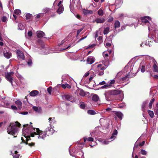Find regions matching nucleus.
<instances>
[{"mask_svg":"<svg viewBox=\"0 0 158 158\" xmlns=\"http://www.w3.org/2000/svg\"><path fill=\"white\" fill-rule=\"evenodd\" d=\"M23 135L26 138L27 141H28L30 138L29 135L32 137L35 135L37 136L38 139H44L46 137L47 133L49 132L48 135H52L54 132V129L52 126L50 124V126L46 129L45 131H43L40 130L39 129L34 128L28 124L23 125Z\"/></svg>","mask_w":158,"mask_h":158,"instance_id":"nucleus-1","label":"nucleus"},{"mask_svg":"<svg viewBox=\"0 0 158 158\" xmlns=\"http://www.w3.org/2000/svg\"><path fill=\"white\" fill-rule=\"evenodd\" d=\"M20 125V123L17 122L11 123L7 128L8 133L12 135L15 136L14 137H16V136L15 135L18 133L19 127Z\"/></svg>","mask_w":158,"mask_h":158,"instance_id":"nucleus-2","label":"nucleus"},{"mask_svg":"<svg viewBox=\"0 0 158 158\" xmlns=\"http://www.w3.org/2000/svg\"><path fill=\"white\" fill-rule=\"evenodd\" d=\"M103 56L105 59L104 60L102 61V62L104 66L107 67L109 65V56L107 53H106L105 52H103Z\"/></svg>","mask_w":158,"mask_h":158,"instance_id":"nucleus-3","label":"nucleus"},{"mask_svg":"<svg viewBox=\"0 0 158 158\" xmlns=\"http://www.w3.org/2000/svg\"><path fill=\"white\" fill-rule=\"evenodd\" d=\"M14 73V72H13L5 73L6 78L8 81L10 82L12 85V81Z\"/></svg>","mask_w":158,"mask_h":158,"instance_id":"nucleus-4","label":"nucleus"},{"mask_svg":"<svg viewBox=\"0 0 158 158\" xmlns=\"http://www.w3.org/2000/svg\"><path fill=\"white\" fill-rule=\"evenodd\" d=\"M3 54L4 56L7 58H9L11 56V53L10 52L7 47H4L3 50Z\"/></svg>","mask_w":158,"mask_h":158,"instance_id":"nucleus-5","label":"nucleus"},{"mask_svg":"<svg viewBox=\"0 0 158 158\" xmlns=\"http://www.w3.org/2000/svg\"><path fill=\"white\" fill-rule=\"evenodd\" d=\"M63 98L64 100H67L69 101L72 102H74L75 100L70 94H65L63 96Z\"/></svg>","mask_w":158,"mask_h":158,"instance_id":"nucleus-6","label":"nucleus"},{"mask_svg":"<svg viewBox=\"0 0 158 158\" xmlns=\"http://www.w3.org/2000/svg\"><path fill=\"white\" fill-rule=\"evenodd\" d=\"M62 3V1H60L57 5L58 6H59V8L57 10V12L59 14L61 13L64 10L63 6L61 5Z\"/></svg>","mask_w":158,"mask_h":158,"instance_id":"nucleus-7","label":"nucleus"},{"mask_svg":"<svg viewBox=\"0 0 158 158\" xmlns=\"http://www.w3.org/2000/svg\"><path fill=\"white\" fill-rule=\"evenodd\" d=\"M17 53L19 58L22 60H23L24 59V55L23 52L19 50H18L17 51Z\"/></svg>","mask_w":158,"mask_h":158,"instance_id":"nucleus-8","label":"nucleus"},{"mask_svg":"<svg viewBox=\"0 0 158 158\" xmlns=\"http://www.w3.org/2000/svg\"><path fill=\"white\" fill-rule=\"evenodd\" d=\"M95 60L94 58L92 56H90L88 57L87 60V63L91 64L93 63Z\"/></svg>","mask_w":158,"mask_h":158,"instance_id":"nucleus-9","label":"nucleus"},{"mask_svg":"<svg viewBox=\"0 0 158 158\" xmlns=\"http://www.w3.org/2000/svg\"><path fill=\"white\" fill-rule=\"evenodd\" d=\"M110 90L106 91L105 93V96L106 99L107 101L110 100V98L111 94Z\"/></svg>","mask_w":158,"mask_h":158,"instance_id":"nucleus-10","label":"nucleus"},{"mask_svg":"<svg viewBox=\"0 0 158 158\" xmlns=\"http://www.w3.org/2000/svg\"><path fill=\"white\" fill-rule=\"evenodd\" d=\"M37 36L38 37L41 38L43 37L45 35V34L42 31H37L36 32Z\"/></svg>","mask_w":158,"mask_h":158,"instance_id":"nucleus-11","label":"nucleus"},{"mask_svg":"<svg viewBox=\"0 0 158 158\" xmlns=\"http://www.w3.org/2000/svg\"><path fill=\"white\" fill-rule=\"evenodd\" d=\"M147 19L149 20H151V19L150 17L148 16L144 17L143 18H142L141 19V20L142 23H148V21Z\"/></svg>","mask_w":158,"mask_h":158,"instance_id":"nucleus-12","label":"nucleus"},{"mask_svg":"<svg viewBox=\"0 0 158 158\" xmlns=\"http://www.w3.org/2000/svg\"><path fill=\"white\" fill-rule=\"evenodd\" d=\"M105 21V19L103 18H97L95 20L94 22L97 23H103Z\"/></svg>","mask_w":158,"mask_h":158,"instance_id":"nucleus-13","label":"nucleus"},{"mask_svg":"<svg viewBox=\"0 0 158 158\" xmlns=\"http://www.w3.org/2000/svg\"><path fill=\"white\" fill-rule=\"evenodd\" d=\"M111 94L112 95H117L120 94L121 93L120 90H110Z\"/></svg>","mask_w":158,"mask_h":158,"instance_id":"nucleus-14","label":"nucleus"},{"mask_svg":"<svg viewBox=\"0 0 158 158\" xmlns=\"http://www.w3.org/2000/svg\"><path fill=\"white\" fill-rule=\"evenodd\" d=\"M154 65L153 68L154 69V71L155 72H158V66L157 65V63L156 62L155 60H153Z\"/></svg>","mask_w":158,"mask_h":158,"instance_id":"nucleus-15","label":"nucleus"},{"mask_svg":"<svg viewBox=\"0 0 158 158\" xmlns=\"http://www.w3.org/2000/svg\"><path fill=\"white\" fill-rule=\"evenodd\" d=\"M83 13L85 15H87L88 14H92L93 13V11L91 10H87L85 9L83 10Z\"/></svg>","mask_w":158,"mask_h":158,"instance_id":"nucleus-16","label":"nucleus"},{"mask_svg":"<svg viewBox=\"0 0 158 158\" xmlns=\"http://www.w3.org/2000/svg\"><path fill=\"white\" fill-rule=\"evenodd\" d=\"M15 103L19 109H21L22 108V103L21 101L19 100H17L15 101Z\"/></svg>","mask_w":158,"mask_h":158,"instance_id":"nucleus-17","label":"nucleus"},{"mask_svg":"<svg viewBox=\"0 0 158 158\" xmlns=\"http://www.w3.org/2000/svg\"><path fill=\"white\" fill-rule=\"evenodd\" d=\"M39 92L36 90H34L32 91L30 93V95L31 96L34 97L39 94Z\"/></svg>","mask_w":158,"mask_h":158,"instance_id":"nucleus-18","label":"nucleus"},{"mask_svg":"<svg viewBox=\"0 0 158 158\" xmlns=\"http://www.w3.org/2000/svg\"><path fill=\"white\" fill-rule=\"evenodd\" d=\"M147 103V101H145L143 103L141 106L142 110L143 111H144L146 110V106Z\"/></svg>","mask_w":158,"mask_h":158,"instance_id":"nucleus-19","label":"nucleus"},{"mask_svg":"<svg viewBox=\"0 0 158 158\" xmlns=\"http://www.w3.org/2000/svg\"><path fill=\"white\" fill-rule=\"evenodd\" d=\"M120 24L119 21L116 20L114 23V27L115 29L118 28L120 27Z\"/></svg>","mask_w":158,"mask_h":158,"instance_id":"nucleus-20","label":"nucleus"},{"mask_svg":"<svg viewBox=\"0 0 158 158\" xmlns=\"http://www.w3.org/2000/svg\"><path fill=\"white\" fill-rule=\"evenodd\" d=\"M92 99L93 101L94 102H97L99 98L98 95L94 94L92 96Z\"/></svg>","mask_w":158,"mask_h":158,"instance_id":"nucleus-21","label":"nucleus"},{"mask_svg":"<svg viewBox=\"0 0 158 158\" xmlns=\"http://www.w3.org/2000/svg\"><path fill=\"white\" fill-rule=\"evenodd\" d=\"M115 114L118 117L119 119H122V117L123 116V114L120 112H115Z\"/></svg>","mask_w":158,"mask_h":158,"instance_id":"nucleus-22","label":"nucleus"},{"mask_svg":"<svg viewBox=\"0 0 158 158\" xmlns=\"http://www.w3.org/2000/svg\"><path fill=\"white\" fill-rule=\"evenodd\" d=\"M98 69V70H105L106 68L102 66L101 64H99L97 65Z\"/></svg>","mask_w":158,"mask_h":158,"instance_id":"nucleus-23","label":"nucleus"},{"mask_svg":"<svg viewBox=\"0 0 158 158\" xmlns=\"http://www.w3.org/2000/svg\"><path fill=\"white\" fill-rule=\"evenodd\" d=\"M8 18L6 16H3L1 18V21L3 22L6 23L8 21Z\"/></svg>","mask_w":158,"mask_h":158,"instance_id":"nucleus-24","label":"nucleus"},{"mask_svg":"<svg viewBox=\"0 0 158 158\" xmlns=\"http://www.w3.org/2000/svg\"><path fill=\"white\" fill-rule=\"evenodd\" d=\"M61 86H62V87L64 89H65L66 88H67L68 89H70L71 87V86L68 84H62V85Z\"/></svg>","mask_w":158,"mask_h":158,"instance_id":"nucleus-25","label":"nucleus"},{"mask_svg":"<svg viewBox=\"0 0 158 158\" xmlns=\"http://www.w3.org/2000/svg\"><path fill=\"white\" fill-rule=\"evenodd\" d=\"M129 76L128 75H126L124 77L121 78V82H124L128 80V78L129 77Z\"/></svg>","mask_w":158,"mask_h":158,"instance_id":"nucleus-26","label":"nucleus"},{"mask_svg":"<svg viewBox=\"0 0 158 158\" xmlns=\"http://www.w3.org/2000/svg\"><path fill=\"white\" fill-rule=\"evenodd\" d=\"M84 142H85L87 140L89 141H93L94 140V139L92 137H89L88 138H84Z\"/></svg>","mask_w":158,"mask_h":158,"instance_id":"nucleus-27","label":"nucleus"},{"mask_svg":"<svg viewBox=\"0 0 158 158\" xmlns=\"http://www.w3.org/2000/svg\"><path fill=\"white\" fill-rule=\"evenodd\" d=\"M155 101L154 98H152L150 101L149 104V109H151L152 107V104Z\"/></svg>","mask_w":158,"mask_h":158,"instance_id":"nucleus-28","label":"nucleus"},{"mask_svg":"<svg viewBox=\"0 0 158 158\" xmlns=\"http://www.w3.org/2000/svg\"><path fill=\"white\" fill-rule=\"evenodd\" d=\"M98 14L99 15L102 16L103 15V11L102 8H101L98 11Z\"/></svg>","mask_w":158,"mask_h":158,"instance_id":"nucleus-29","label":"nucleus"},{"mask_svg":"<svg viewBox=\"0 0 158 158\" xmlns=\"http://www.w3.org/2000/svg\"><path fill=\"white\" fill-rule=\"evenodd\" d=\"M109 27H106L105 28L104 30L103 34L104 35H106L109 32Z\"/></svg>","mask_w":158,"mask_h":158,"instance_id":"nucleus-30","label":"nucleus"},{"mask_svg":"<svg viewBox=\"0 0 158 158\" xmlns=\"http://www.w3.org/2000/svg\"><path fill=\"white\" fill-rule=\"evenodd\" d=\"M87 113L91 115H94L96 114L94 111L92 110H88Z\"/></svg>","mask_w":158,"mask_h":158,"instance_id":"nucleus-31","label":"nucleus"},{"mask_svg":"<svg viewBox=\"0 0 158 158\" xmlns=\"http://www.w3.org/2000/svg\"><path fill=\"white\" fill-rule=\"evenodd\" d=\"M148 112L149 115H150L151 118H153L154 117V114L153 112V111L148 110Z\"/></svg>","mask_w":158,"mask_h":158,"instance_id":"nucleus-32","label":"nucleus"},{"mask_svg":"<svg viewBox=\"0 0 158 158\" xmlns=\"http://www.w3.org/2000/svg\"><path fill=\"white\" fill-rule=\"evenodd\" d=\"M27 34H28V36L26 35V37L28 38H30L31 37V36H32V33L31 31H28Z\"/></svg>","mask_w":158,"mask_h":158,"instance_id":"nucleus-33","label":"nucleus"},{"mask_svg":"<svg viewBox=\"0 0 158 158\" xmlns=\"http://www.w3.org/2000/svg\"><path fill=\"white\" fill-rule=\"evenodd\" d=\"M18 152L17 151H16L15 152V155L13 156V157L14 158H18L19 157L20 155L19 154H18Z\"/></svg>","mask_w":158,"mask_h":158,"instance_id":"nucleus-34","label":"nucleus"},{"mask_svg":"<svg viewBox=\"0 0 158 158\" xmlns=\"http://www.w3.org/2000/svg\"><path fill=\"white\" fill-rule=\"evenodd\" d=\"M79 94L82 96H84L85 95V93L82 90H80Z\"/></svg>","mask_w":158,"mask_h":158,"instance_id":"nucleus-35","label":"nucleus"},{"mask_svg":"<svg viewBox=\"0 0 158 158\" xmlns=\"http://www.w3.org/2000/svg\"><path fill=\"white\" fill-rule=\"evenodd\" d=\"M21 13V10L19 9H16L14 11L15 14L16 15H19Z\"/></svg>","mask_w":158,"mask_h":158,"instance_id":"nucleus-36","label":"nucleus"},{"mask_svg":"<svg viewBox=\"0 0 158 158\" xmlns=\"http://www.w3.org/2000/svg\"><path fill=\"white\" fill-rule=\"evenodd\" d=\"M19 28L20 30H22L24 29L23 25L22 23H19L18 24Z\"/></svg>","mask_w":158,"mask_h":158,"instance_id":"nucleus-37","label":"nucleus"},{"mask_svg":"<svg viewBox=\"0 0 158 158\" xmlns=\"http://www.w3.org/2000/svg\"><path fill=\"white\" fill-rule=\"evenodd\" d=\"M52 87L51 86L49 87L47 89V91L49 93V94H51V92L52 91Z\"/></svg>","mask_w":158,"mask_h":158,"instance_id":"nucleus-38","label":"nucleus"},{"mask_svg":"<svg viewBox=\"0 0 158 158\" xmlns=\"http://www.w3.org/2000/svg\"><path fill=\"white\" fill-rule=\"evenodd\" d=\"M32 15L29 14L28 13L26 14V17L27 19H29L32 17Z\"/></svg>","mask_w":158,"mask_h":158,"instance_id":"nucleus-39","label":"nucleus"},{"mask_svg":"<svg viewBox=\"0 0 158 158\" xmlns=\"http://www.w3.org/2000/svg\"><path fill=\"white\" fill-rule=\"evenodd\" d=\"M80 106L81 108L84 109L85 107V105L84 102H81V103Z\"/></svg>","mask_w":158,"mask_h":158,"instance_id":"nucleus-40","label":"nucleus"},{"mask_svg":"<svg viewBox=\"0 0 158 158\" xmlns=\"http://www.w3.org/2000/svg\"><path fill=\"white\" fill-rule=\"evenodd\" d=\"M115 82V80L114 79L111 80L109 82V84H108L109 85H110V86H111L112 85V84H113Z\"/></svg>","mask_w":158,"mask_h":158,"instance_id":"nucleus-41","label":"nucleus"},{"mask_svg":"<svg viewBox=\"0 0 158 158\" xmlns=\"http://www.w3.org/2000/svg\"><path fill=\"white\" fill-rule=\"evenodd\" d=\"M140 153L144 155H146L147 154V152L144 150H141Z\"/></svg>","mask_w":158,"mask_h":158,"instance_id":"nucleus-42","label":"nucleus"},{"mask_svg":"<svg viewBox=\"0 0 158 158\" xmlns=\"http://www.w3.org/2000/svg\"><path fill=\"white\" fill-rule=\"evenodd\" d=\"M27 64L29 66H31L32 64V60L31 59H29L27 61Z\"/></svg>","mask_w":158,"mask_h":158,"instance_id":"nucleus-43","label":"nucleus"},{"mask_svg":"<svg viewBox=\"0 0 158 158\" xmlns=\"http://www.w3.org/2000/svg\"><path fill=\"white\" fill-rule=\"evenodd\" d=\"M26 144H28L30 147L34 146L35 145V143H28L26 142Z\"/></svg>","mask_w":158,"mask_h":158,"instance_id":"nucleus-44","label":"nucleus"},{"mask_svg":"<svg viewBox=\"0 0 158 158\" xmlns=\"http://www.w3.org/2000/svg\"><path fill=\"white\" fill-rule=\"evenodd\" d=\"M118 133V131L116 130H114V131L113 133H112V135L115 136Z\"/></svg>","mask_w":158,"mask_h":158,"instance_id":"nucleus-45","label":"nucleus"},{"mask_svg":"<svg viewBox=\"0 0 158 158\" xmlns=\"http://www.w3.org/2000/svg\"><path fill=\"white\" fill-rule=\"evenodd\" d=\"M145 71V67L144 66H142L141 71L143 73Z\"/></svg>","mask_w":158,"mask_h":158,"instance_id":"nucleus-46","label":"nucleus"},{"mask_svg":"<svg viewBox=\"0 0 158 158\" xmlns=\"http://www.w3.org/2000/svg\"><path fill=\"white\" fill-rule=\"evenodd\" d=\"M83 30V28H81L79 29L77 32V35H78L79 34L80 32L81 31Z\"/></svg>","mask_w":158,"mask_h":158,"instance_id":"nucleus-47","label":"nucleus"},{"mask_svg":"<svg viewBox=\"0 0 158 158\" xmlns=\"http://www.w3.org/2000/svg\"><path fill=\"white\" fill-rule=\"evenodd\" d=\"M11 107L13 110H17V108L15 106L12 105L11 106Z\"/></svg>","mask_w":158,"mask_h":158,"instance_id":"nucleus-48","label":"nucleus"},{"mask_svg":"<svg viewBox=\"0 0 158 158\" xmlns=\"http://www.w3.org/2000/svg\"><path fill=\"white\" fill-rule=\"evenodd\" d=\"M148 30L149 31L153 29L152 27L150 25H149V24H148Z\"/></svg>","mask_w":158,"mask_h":158,"instance_id":"nucleus-49","label":"nucleus"},{"mask_svg":"<svg viewBox=\"0 0 158 158\" xmlns=\"http://www.w3.org/2000/svg\"><path fill=\"white\" fill-rule=\"evenodd\" d=\"M42 15V14H38L37 15V16H36V17H35V19L36 20H37V19L39 18L41 16V15Z\"/></svg>","mask_w":158,"mask_h":158,"instance_id":"nucleus-50","label":"nucleus"},{"mask_svg":"<svg viewBox=\"0 0 158 158\" xmlns=\"http://www.w3.org/2000/svg\"><path fill=\"white\" fill-rule=\"evenodd\" d=\"M33 110L36 112H38V107L36 106H33Z\"/></svg>","mask_w":158,"mask_h":158,"instance_id":"nucleus-51","label":"nucleus"},{"mask_svg":"<svg viewBox=\"0 0 158 158\" xmlns=\"http://www.w3.org/2000/svg\"><path fill=\"white\" fill-rule=\"evenodd\" d=\"M110 85L109 84L105 85H103L102 87L103 88H108L110 87Z\"/></svg>","mask_w":158,"mask_h":158,"instance_id":"nucleus-52","label":"nucleus"},{"mask_svg":"<svg viewBox=\"0 0 158 158\" xmlns=\"http://www.w3.org/2000/svg\"><path fill=\"white\" fill-rule=\"evenodd\" d=\"M115 138V136L113 135H112V136L110 138V139L111 140H113Z\"/></svg>","mask_w":158,"mask_h":158,"instance_id":"nucleus-53","label":"nucleus"},{"mask_svg":"<svg viewBox=\"0 0 158 158\" xmlns=\"http://www.w3.org/2000/svg\"><path fill=\"white\" fill-rule=\"evenodd\" d=\"M50 9L48 8H45L44 9V11L45 13H46L49 11Z\"/></svg>","mask_w":158,"mask_h":158,"instance_id":"nucleus-54","label":"nucleus"},{"mask_svg":"<svg viewBox=\"0 0 158 158\" xmlns=\"http://www.w3.org/2000/svg\"><path fill=\"white\" fill-rule=\"evenodd\" d=\"M113 20V18L112 17H110L108 20V21L109 22H111Z\"/></svg>","mask_w":158,"mask_h":158,"instance_id":"nucleus-55","label":"nucleus"},{"mask_svg":"<svg viewBox=\"0 0 158 158\" xmlns=\"http://www.w3.org/2000/svg\"><path fill=\"white\" fill-rule=\"evenodd\" d=\"M102 143L103 144H106L108 143V142L105 140L102 142Z\"/></svg>","mask_w":158,"mask_h":158,"instance_id":"nucleus-56","label":"nucleus"},{"mask_svg":"<svg viewBox=\"0 0 158 158\" xmlns=\"http://www.w3.org/2000/svg\"><path fill=\"white\" fill-rule=\"evenodd\" d=\"M155 113L157 115L158 117V109H156L155 110Z\"/></svg>","mask_w":158,"mask_h":158,"instance_id":"nucleus-57","label":"nucleus"},{"mask_svg":"<svg viewBox=\"0 0 158 158\" xmlns=\"http://www.w3.org/2000/svg\"><path fill=\"white\" fill-rule=\"evenodd\" d=\"M111 44L109 43H107L106 44V46L107 47H110L111 46Z\"/></svg>","mask_w":158,"mask_h":158,"instance_id":"nucleus-58","label":"nucleus"},{"mask_svg":"<svg viewBox=\"0 0 158 158\" xmlns=\"http://www.w3.org/2000/svg\"><path fill=\"white\" fill-rule=\"evenodd\" d=\"M89 72H87L84 75V76L85 77H87L89 75Z\"/></svg>","mask_w":158,"mask_h":158,"instance_id":"nucleus-59","label":"nucleus"},{"mask_svg":"<svg viewBox=\"0 0 158 158\" xmlns=\"http://www.w3.org/2000/svg\"><path fill=\"white\" fill-rule=\"evenodd\" d=\"M105 110L107 111H110L112 109L110 108H106L105 109Z\"/></svg>","mask_w":158,"mask_h":158,"instance_id":"nucleus-60","label":"nucleus"},{"mask_svg":"<svg viewBox=\"0 0 158 158\" xmlns=\"http://www.w3.org/2000/svg\"><path fill=\"white\" fill-rule=\"evenodd\" d=\"M103 74H104V73H103V71L99 72L98 73L99 75H100V76L103 75Z\"/></svg>","mask_w":158,"mask_h":158,"instance_id":"nucleus-61","label":"nucleus"},{"mask_svg":"<svg viewBox=\"0 0 158 158\" xmlns=\"http://www.w3.org/2000/svg\"><path fill=\"white\" fill-rule=\"evenodd\" d=\"M28 114V112H23L21 113V114L23 115H26Z\"/></svg>","mask_w":158,"mask_h":158,"instance_id":"nucleus-62","label":"nucleus"},{"mask_svg":"<svg viewBox=\"0 0 158 158\" xmlns=\"http://www.w3.org/2000/svg\"><path fill=\"white\" fill-rule=\"evenodd\" d=\"M144 143H145V141H143V142H142L141 143H140V145L141 146H143L144 144Z\"/></svg>","mask_w":158,"mask_h":158,"instance_id":"nucleus-63","label":"nucleus"},{"mask_svg":"<svg viewBox=\"0 0 158 158\" xmlns=\"http://www.w3.org/2000/svg\"><path fill=\"white\" fill-rule=\"evenodd\" d=\"M153 77L156 79H158V75H155L153 76Z\"/></svg>","mask_w":158,"mask_h":158,"instance_id":"nucleus-64","label":"nucleus"}]
</instances>
